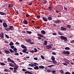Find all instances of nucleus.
Instances as JSON below:
<instances>
[{"instance_id":"f257e3e1","label":"nucleus","mask_w":74,"mask_h":74,"mask_svg":"<svg viewBox=\"0 0 74 74\" xmlns=\"http://www.w3.org/2000/svg\"><path fill=\"white\" fill-rule=\"evenodd\" d=\"M60 38L62 40H64V41H65L66 42L67 41V38L65 36H61Z\"/></svg>"},{"instance_id":"f03ea898","label":"nucleus","mask_w":74,"mask_h":74,"mask_svg":"<svg viewBox=\"0 0 74 74\" xmlns=\"http://www.w3.org/2000/svg\"><path fill=\"white\" fill-rule=\"evenodd\" d=\"M60 73H61V74H71V73H70V72H65L64 73V71H63V70H60Z\"/></svg>"},{"instance_id":"7ed1b4c3","label":"nucleus","mask_w":74,"mask_h":74,"mask_svg":"<svg viewBox=\"0 0 74 74\" xmlns=\"http://www.w3.org/2000/svg\"><path fill=\"white\" fill-rule=\"evenodd\" d=\"M63 53H64V54H67L69 55L70 54V52L68 51H64L63 52Z\"/></svg>"},{"instance_id":"20e7f679","label":"nucleus","mask_w":74,"mask_h":74,"mask_svg":"<svg viewBox=\"0 0 74 74\" xmlns=\"http://www.w3.org/2000/svg\"><path fill=\"white\" fill-rule=\"evenodd\" d=\"M54 23H56V24H59L60 23V21L59 20H58V21H55Z\"/></svg>"},{"instance_id":"39448f33","label":"nucleus","mask_w":74,"mask_h":74,"mask_svg":"<svg viewBox=\"0 0 74 74\" xmlns=\"http://www.w3.org/2000/svg\"><path fill=\"white\" fill-rule=\"evenodd\" d=\"M60 30H62V31H64V30H66V28L63 27H60Z\"/></svg>"},{"instance_id":"423d86ee","label":"nucleus","mask_w":74,"mask_h":74,"mask_svg":"<svg viewBox=\"0 0 74 74\" xmlns=\"http://www.w3.org/2000/svg\"><path fill=\"white\" fill-rule=\"evenodd\" d=\"M3 26L4 27H7L8 26V25L5 23H3Z\"/></svg>"},{"instance_id":"0eeeda50","label":"nucleus","mask_w":74,"mask_h":74,"mask_svg":"<svg viewBox=\"0 0 74 74\" xmlns=\"http://www.w3.org/2000/svg\"><path fill=\"white\" fill-rule=\"evenodd\" d=\"M41 33L42 34H43V35H44L46 34L45 31L43 30L41 31Z\"/></svg>"},{"instance_id":"6e6552de","label":"nucleus","mask_w":74,"mask_h":74,"mask_svg":"<svg viewBox=\"0 0 74 74\" xmlns=\"http://www.w3.org/2000/svg\"><path fill=\"white\" fill-rule=\"evenodd\" d=\"M0 37L2 38H4V34L3 33H1L0 34Z\"/></svg>"},{"instance_id":"1a4fd4ad","label":"nucleus","mask_w":74,"mask_h":74,"mask_svg":"<svg viewBox=\"0 0 74 74\" xmlns=\"http://www.w3.org/2000/svg\"><path fill=\"white\" fill-rule=\"evenodd\" d=\"M4 52L6 54H9V53H10V52L8 51L5 50L4 51Z\"/></svg>"},{"instance_id":"9d476101","label":"nucleus","mask_w":74,"mask_h":74,"mask_svg":"<svg viewBox=\"0 0 74 74\" xmlns=\"http://www.w3.org/2000/svg\"><path fill=\"white\" fill-rule=\"evenodd\" d=\"M14 70H17V68H18V66L17 65H16V66H14Z\"/></svg>"},{"instance_id":"9b49d317","label":"nucleus","mask_w":74,"mask_h":74,"mask_svg":"<svg viewBox=\"0 0 74 74\" xmlns=\"http://www.w3.org/2000/svg\"><path fill=\"white\" fill-rule=\"evenodd\" d=\"M43 19L44 21H45V22H47L48 21V19L47 18H45V17H43Z\"/></svg>"},{"instance_id":"f8f14e48","label":"nucleus","mask_w":74,"mask_h":74,"mask_svg":"<svg viewBox=\"0 0 74 74\" xmlns=\"http://www.w3.org/2000/svg\"><path fill=\"white\" fill-rule=\"evenodd\" d=\"M10 30H14V27L12 26H10Z\"/></svg>"},{"instance_id":"ddd939ff","label":"nucleus","mask_w":74,"mask_h":74,"mask_svg":"<svg viewBox=\"0 0 74 74\" xmlns=\"http://www.w3.org/2000/svg\"><path fill=\"white\" fill-rule=\"evenodd\" d=\"M38 69H39V67H38V66H36L34 67V70H38Z\"/></svg>"},{"instance_id":"4468645a","label":"nucleus","mask_w":74,"mask_h":74,"mask_svg":"<svg viewBox=\"0 0 74 74\" xmlns=\"http://www.w3.org/2000/svg\"><path fill=\"white\" fill-rule=\"evenodd\" d=\"M13 51H14V52H15V53H16L17 52V49L16 48H15L14 49Z\"/></svg>"},{"instance_id":"2eb2a0df","label":"nucleus","mask_w":74,"mask_h":74,"mask_svg":"<svg viewBox=\"0 0 74 74\" xmlns=\"http://www.w3.org/2000/svg\"><path fill=\"white\" fill-rule=\"evenodd\" d=\"M33 65H34V66H33L34 67H35V66H37H37H38V64L36 63H34V64H33Z\"/></svg>"},{"instance_id":"dca6fc26","label":"nucleus","mask_w":74,"mask_h":74,"mask_svg":"<svg viewBox=\"0 0 74 74\" xmlns=\"http://www.w3.org/2000/svg\"><path fill=\"white\" fill-rule=\"evenodd\" d=\"M52 62H53V64H57V62L56 60H54L53 61H52Z\"/></svg>"},{"instance_id":"f3484780","label":"nucleus","mask_w":74,"mask_h":74,"mask_svg":"<svg viewBox=\"0 0 74 74\" xmlns=\"http://www.w3.org/2000/svg\"><path fill=\"white\" fill-rule=\"evenodd\" d=\"M51 59L52 60H55V58L53 56H51Z\"/></svg>"},{"instance_id":"a211bd4d","label":"nucleus","mask_w":74,"mask_h":74,"mask_svg":"<svg viewBox=\"0 0 74 74\" xmlns=\"http://www.w3.org/2000/svg\"><path fill=\"white\" fill-rule=\"evenodd\" d=\"M14 45V43L12 41H11L9 44V45L10 46H12Z\"/></svg>"},{"instance_id":"6ab92c4d","label":"nucleus","mask_w":74,"mask_h":74,"mask_svg":"<svg viewBox=\"0 0 74 74\" xmlns=\"http://www.w3.org/2000/svg\"><path fill=\"white\" fill-rule=\"evenodd\" d=\"M23 23L25 25H27V21H25L24 22H23Z\"/></svg>"},{"instance_id":"aec40b11","label":"nucleus","mask_w":74,"mask_h":74,"mask_svg":"<svg viewBox=\"0 0 74 74\" xmlns=\"http://www.w3.org/2000/svg\"><path fill=\"white\" fill-rule=\"evenodd\" d=\"M37 35L38 36H39V37H42V38L43 37V35L41 34H37Z\"/></svg>"},{"instance_id":"412c9836","label":"nucleus","mask_w":74,"mask_h":74,"mask_svg":"<svg viewBox=\"0 0 74 74\" xmlns=\"http://www.w3.org/2000/svg\"><path fill=\"white\" fill-rule=\"evenodd\" d=\"M52 46H53V45H47V47H49V48L50 49L52 48V47H52Z\"/></svg>"},{"instance_id":"4be33fe9","label":"nucleus","mask_w":74,"mask_h":74,"mask_svg":"<svg viewBox=\"0 0 74 74\" xmlns=\"http://www.w3.org/2000/svg\"><path fill=\"white\" fill-rule=\"evenodd\" d=\"M23 53H25V52L27 51V49H25L23 50Z\"/></svg>"},{"instance_id":"5701e85b","label":"nucleus","mask_w":74,"mask_h":74,"mask_svg":"<svg viewBox=\"0 0 74 74\" xmlns=\"http://www.w3.org/2000/svg\"><path fill=\"white\" fill-rule=\"evenodd\" d=\"M48 20H49L50 21H51V20H52V17H51L50 16H49L48 17Z\"/></svg>"},{"instance_id":"b1692460","label":"nucleus","mask_w":74,"mask_h":74,"mask_svg":"<svg viewBox=\"0 0 74 74\" xmlns=\"http://www.w3.org/2000/svg\"><path fill=\"white\" fill-rule=\"evenodd\" d=\"M47 41L45 40L44 41V45H47Z\"/></svg>"},{"instance_id":"393cba45","label":"nucleus","mask_w":74,"mask_h":74,"mask_svg":"<svg viewBox=\"0 0 74 74\" xmlns=\"http://www.w3.org/2000/svg\"><path fill=\"white\" fill-rule=\"evenodd\" d=\"M0 14L2 15H5V13L2 12H0Z\"/></svg>"},{"instance_id":"a878e982","label":"nucleus","mask_w":74,"mask_h":74,"mask_svg":"<svg viewBox=\"0 0 74 74\" xmlns=\"http://www.w3.org/2000/svg\"><path fill=\"white\" fill-rule=\"evenodd\" d=\"M55 65H51L50 66H47L48 67H49L50 68H51V67H53V66H55Z\"/></svg>"},{"instance_id":"bb28decb","label":"nucleus","mask_w":74,"mask_h":74,"mask_svg":"<svg viewBox=\"0 0 74 74\" xmlns=\"http://www.w3.org/2000/svg\"><path fill=\"white\" fill-rule=\"evenodd\" d=\"M9 50L10 52L11 53H13L14 52V51H13V50H12V49H9Z\"/></svg>"},{"instance_id":"cd10ccee","label":"nucleus","mask_w":74,"mask_h":74,"mask_svg":"<svg viewBox=\"0 0 74 74\" xmlns=\"http://www.w3.org/2000/svg\"><path fill=\"white\" fill-rule=\"evenodd\" d=\"M21 47L23 48H26L27 47L23 45H21Z\"/></svg>"},{"instance_id":"c85d7f7f","label":"nucleus","mask_w":74,"mask_h":74,"mask_svg":"<svg viewBox=\"0 0 74 74\" xmlns=\"http://www.w3.org/2000/svg\"><path fill=\"white\" fill-rule=\"evenodd\" d=\"M13 4H10L8 5V6H9L8 8H10V7H13Z\"/></svg>"},{"instance_id":"c756f323","label":"nucleus","mask_w":74,"mask_h":74,"mask_svg":"<svg viewBox=\"0 0 74 74\" xmlns=\"http://www.w3.org/2000/svg\"><path fill=\"white\" fill-rule=\"evenodd\" d=\"M27 41L28 42H30L32 41V40L31 39H27Z\"/></svg>"},{"instance_id":"7c9ffc66","label":"nucleus","mask_w":74,"mask_h":74,"mask_svg":"<svg viewBox=\"0 0 74 74\" xmlns=\"http://www.w3.org/2000/svg\"><path fill=\"white\" fill-rule=\"evenodd\" d=\"M65 49L66 50H70V48L69 47H66L65 48Z\"/></svg>"},{"instance_id":"2f4dec72","label":"nucleus","mask_w":74,"mask_h":74,"mask_svg":"<svg viewBox=\"0 0 74 74\" xmlns=\"http://www.w3.org/2000/svg\"><path fill=\"white\" fill-rule=\"evenodd\" d=\"M39 69H44V66H39Z\"/></svg>"},{"instance_id":"473e14b6","label":"nucleus","mask_w":74,"mask_h":74,"mask_svg":"<svg viewBox=\"0 0 74 74\" xmlns=\"http://www.w3.org/2000/svg\"><path fill=\"white\" fill-rule=\"evenodd\" d=\"M67 26L68 28L70 29L71 28V25L68 24L67 25Z\"/></svg>"},{"instance_id":"72a5a7b5","label":"nucleus","mask_w":74,"mask_h":74,"mask_svg":"<svg viewBox=\"0 0 74 74\" xmlns=\"http://www.w3.org/2000/svg\"><path fill=\"white\" fill-rule=\"evenodd\" d=\"M7 59H8V61L9 62H11V60L10 58H8Z\"/></svg>"},{"instance_id":"f704fd0d","label":"nucleus","mask_w":74,"mask_h":74,"mask_svg":"<svg viewBox=\"0 0 74 74\" xmlns=\"http://www.w3.org/2000/svg\"><path fill=\"white\" fill-rule=\"evenodd\" d=\"M51 73H53V74L56 73V71L55 70L52 71H51Z\"/></svg>"},{"instance_id":"c9c22d12","label":"nucleus","mask_w":74,"mask_h":74,"mask_svg":"<svg viewBox=\"0 0 74 74\" xmlns=\"http://www.w3.org/2000/svg\"><path fill=\"white\" fill-rule=\"evenodd\" d=\"M0 64L2 66H5V63L3 62L1 63Z\"/></svg>"},{"instance_id":"e433bc0d","label":"nucleus","mask_w":74,"mask_h":74,"mask_svg":"<svg viewBox=\"0 0 74 74\" xmlns=\"http://www.w3.org/2000/svg\"><path fill=\"white\" fill-rule=\"evenodd\" d=\"M27 33H28V34H31L32 33V32L29 31H26Z\"/></svg>"},{"instance_id":"4c0bfd02","label":"nucleus","mask_w":74,"mask_h":74,"mask_svg":"<svg viewBox=\"0 0 74 74\" xmlns=\"http://www.w3.org/2000/svg\"><path fill=\"white\" fill-rule=\"evenodd\" d=\"M29 66H31V67H33V66H34L33 64H29Z\"/></svg>"},{"instance_id":"58836bf2","label":"nucleus","mask_w":74,"mask_h":74,"mask_svg":"<svg viewBox=\"0 0 74 74\" xmlns=\"http://www.w3.org/2000/svg\"><path fill=\"white\" fill-rule=\"evenodd\" d=\"M51 9H52V8H51V6H49L48 8V10H51Z\"/></svg>"},{"instance_id":"ea45409f","label":"nucleus","mask_w":74,"mask_h":74,"mask_svg":"<svg viewBox=\"0 0 74 74\" xmlns=\"http://www.w3.org/2000/svg\"><path fill=\"white\" fill-rule=\"evenodd\" d=\"M34 52H37V49H36V48H35L34 49Z\"/></svg>"},{"instance_id":"a19ab883","label":"nucleus","mask_w":74,"mask_h":74,"mask_svg":"<svg viewBox=\"0 0 74 74\" xmlns=\"http://www.w3.org/2000/svg\"><path fill=\"white\" fill-rule=\"evenodd\" d=\"M9 65L10 66H11V67H14V66L12 65V64L11 63H9Z\"/></svg>"},{"instance_id":"79ce46f5","label":"nucleus","mask_w":74,"mask_h":74,"mask_svg":"<svg viewBox=\"0 0 74 74\" xmlns=\"http://www.w3.org/2000/svg\"><path fill=\"white\" fill-rule=\"evenodd\" d=\"M47 72H48V73H51V70H47Z\"/></svg>"},{"instance_id":"37998d69","label":"nucleus","mask_w":74,"mask_h":74,"mask_svg":"<svg viewBox=\"0 0 74 74\" xmlns=\"http://www.w3.org/2000/svg\"><path fill=\"white\" fill-rule=\"evenodd\" d=\"M52 55H56V53L54 52H52Z\"/></svg>"},{"instance_id":"c03bdc74","label":"nucleus","mask_w":74,"mask_h":74,"mask_svg":"<svg viewBox=\"0 0 74 74\" xmlns=\"http://www.w3.org/2000/svg\"><path fill=\"white\" fill-rule=\"evenodd\" d=\"M15 55H16L17 56H19V53H16L14 54Z\"/></svg>"},{"instance_id":"a18cd8bd","label":"nucleus","mask_w":74,"mask_h":74,"mask_svg":"<svg viewBox=\"0 0 74 74\" xmlns=\"http://www.w3.org/2000/svg\"><path fill=\"white\" fill-rule=\"evenodd\" d=\"M41 58H42V59H44V56H43L41 55Z\"/></svg>"},{"instance_id":"49530a36","label":"nucleus","mask_w":74,"mask_h":74,"mask_svg":"<svg viewBox=\"0 0 74 74\" xmlns=\"http://www.w3.org/2000/svg\"><path fill=\"white\" fill-rule=\"evenodd\" d=\"M30 44H32V45H33V44H34L33 42H32V41H31L30 42H29Z\"/></svg>"},{"instance_id":"de8ad7c7","label":"nucleus","mask_w":74,"mask_h":74,"mask_svg":"<svg viewBox=\"0 0 74 74\" xmlns=\"http://www.w3.org/2000/svg\"><path fill=\"white\" fill-rule=\"evenodd\" d=\"M5 37H6L7 38H9V36H8L7 35H5Z\"/></svg>"},{"instance_id":"09e8293b","label":"nucleus","mask_w":74,"mask_h":74,"mask_svg":"<svg viewBox=\"0 0 74 74\" xmlns=\"http://www.w3.org/2000/svg\"><path fill=\"white\" fill-rule=\"evenodd\" d=\"M52 34L53 36H56V34H56V33H54Z\"/></svg>"},{"instance_id":"8fccbe9b","label":"nucleus","mask_w":74,"mask_h":74,"mask_svg":"<svg viewBox=\"0 0 74 74\" xmlns=\"http://www.w3.org/2000/svg\"><path fill=\"white\" fill-rule=\"evenodd\" d=\"M58 34L59 35H60L61 36L62 35V34H61V33H60V32H58Z\"/></svg>"},{"instance_id":"3c124183","label":"nucleus","mask_w":74,"mask_h":74,"mask_svg":"<svg viewBox=\"0 0 74 74\" xmlns=\"http://www.w3.org/2000/svg\"><path fill=\"white\" fill-rule=\"evenodd\" d=\"M11 48H12V49H14V46H10Z\"/></svg>"},{"instance_id":"603ef678","label":"nucleus","mask_w":74,"mask_h":74,"mask_svg":"<svg viewBox=\"0 0 74 74\" xmlns=\"http://www.w3.org/2000/svg\"><path fill=\"white\" fill-rule=\"evenodd\" d=\"M22 71H27V70H26V69H23Z\"/></svg>"},{"instance_id":"864d4df0","label":"nucleus","mask_w":74,"mask_h":74,"mask_svg":"<svg viewBox=\"0 0 74 74\" xmlns=\"http://www.w3.org/2000/svg\"><path fill=\"white\" fill-rule=\"evenodd\" d=\"M34 60H37L38 58L37 57L34 58Z\"/></svg>"},{"instance_id":"5fc2aeb1","label":"nucleus","mask_w":74,"mask_h":74,"mask_svg":"<svg viewBox=\"0 0 74 74\" xmlns=\"http://www.w3.org/2000/svg\"><path fill=\"white\" fill-rule=\"evenodd\" d=\"M27 73H28V74H31L32 73V72L29 71H27Z\"/></svg>"},{"instance_id":"6e6d98bb","label":"nucleus","mask_w":74,"mask_h":74,"mask_svg":"<svg viewBox=\"0 0 74 74\" xmlns=\"http://www.w3.org/2000/svg\"><path fill=\"white\" fill-rule=\"evenodd\" d=\"M63 64L64 65V66H67V64L66 63H63Z\"/></svg>"},{"instance_id":"4d7b16f0","label":"nucleus","mask_w":74,"mask_h":74,"mask_svg":"<svg viewBox=\"0 0 74 74\" xmlns=\"http://www.w3.org/2000/svg\"><path fill=\"white\" fill-rule=\"evenodd\" d=\"M10 62H12V63H14V60H11Z\"/></svg>"},{"instance_id":"13d9d810","label":"nucleus","mask_w":74,"mask_h":74,"mask_svg":"<svg viewBox=\"0 0 74 74\" xmlns=\"http://www.w3.org/2000/svg\"><path fill=\"white\" fill-rule=\"evenodd\" d=\"M4 71H5V72H7V71H8V69H5L4 70Z\"/></svg>"},{"instance_id":"bf43d9fd","label":"nucleus","mask_w":74,"mask_h":74,"mask_svg":"<svg viewBox=\"0 0 74 74\" xmlns=\"http://www.w3.org/2000/svg\"><path fill=\"white\" fill-rule=\"evenodd\" d=\"M5 43H6L7 44H8V43H9L8 42V41H7L6 40L5 41Z\"/></svg>"},{"instance_id":"052dcab7","label":"nucleus","mask_w":74,"mask_h":74,"mask_svg":"<svg viewBox=\"0 0 74 74\" xmlns=\"http://www.w3.org/2000/svg\"><path fill=\"white\" fill-rule=\"evenodd\" d=\"M37 18H38V19L39 18H40V16H37Z\"/></svg>"},{"instance_id":"680f3d73","label":"nucleus","mask_w":74,"mask_h":74,"mask_svg":"<svg viewBox=\"0 0 74 74\" xmlns=\"http://www.w3.org/2000/svg\"><path fill=\"white\" fill-rule=\"evenodd\" d=\"M14 73H16L17 72V71H16V70H14Z\"/></svg>"},{"instance_id":"e2e57ef3","label":"nucleus","mask_w":74,"mask_h":74,"mask_svg":"<svg viewBox=\"0 0 74 74\" xmlns=\"http://www.w3.org/2000/svg\"><path fill=\"white\" fill-rule=\"evenodd\" d=\"M26 17H29V14H27L26 15Z\"/></svg>"},{"instance_id":"0e129e2a","label":"nucleus","mask_w":74,"mask_h":74,"mask_svg":"<svg viewBox=\"0 0 74 74\" xmlns=\"http://www.w3.org/2000/svg\"><path fill=\"white\" fill-rule=\"evenodd\" d=\"M70 64H74V63L72 62H71L70 63Z\"/></svg>"},{"instance_id":"69168bd1","label":"nucleus","mask_w":74,"mask_h":74,"mask_svg":"<svg viewBox=\"0 0 74 74\" xmlns=\"http://www.w3.org/2000/svg\"><path fill=\"white\" fill-rule=\"evenodd\" d=\"M31 53H34V51H33V50H32L31 51Z\"/></svg>"},{"instance_id":"338daca9","label":"nucleus","mask_w":74,"mask_h":74,"mask_svg":"<svg viewBox=\"0 0 74 74\" xmlns=\"http://www.w3.org/2000/svg\"><path fill=\"white\" fill-rule=\"evenodd\" d=\"M10 28H8V31H10Z\"/></svg>"},{"instance_id":"774afa93","label":"nucleus","mask_w":74,"mask_h":74,"mask_svg":"<svg viewBox=\"0 0 74 74\" xmlns=\"http://www.w3.org/2000/svg\"><path fill=\"white\" fill-rule=\"evenodd\" d=\"M9 69H10V70H13V69L12 68H10Z\"/></svg>"}]
</instances>
